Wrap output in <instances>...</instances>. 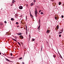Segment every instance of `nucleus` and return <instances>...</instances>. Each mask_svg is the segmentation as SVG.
Instances as JSON below:
<instances>
[{
	"label": "nucleus",
	"instance_id": "f257e3e1",
	"mask_svg": "<svg viewBox=\"0 0 64 64\" xmlns=\"http://www.w3.org/2000/svg\"><path fill=\"white\" fill-rule=\"evenodd\" d=\"M34 12L36 16V17H37V14L38 13H37V10L36 9V8L35 9Z\"/></svg>",
	"mask_w": 64,
	"mask_h": 64
},
{
	"label": "nucleus",
	"instance_id": "79ce46f5",
	"mask_svg": "<svg viewBox=\"0 0 64 64\" xmlns=\"http://www.w3.org/2000/svg\"><path fill=\"white\" fill-rule=\"evenodd\" d=\"M11 54H12V53H11Z\"/></svg>",
	"mask_w": 64,
	"mask_h": 64
},
{
	"label": "nucleus",
	"instance_id": "7ed1b4c3",
	"mask_svg": "<svg viewBox=\"0 0 64 64\" xmlns=\"http://www.w3.org/2000/svg\"><path fill=\"white\" fill-rule=\"evenodd\" d=\"M17 34L18 35H20L22 34V33H17Z\"/></svg>",
	"mask_w": 64,
	"mask_h": 64
},
{
	"label": "nucleus",
	"instance_id": "dca6fc26",
	"mask_svg": "<svg viewBox=\"0 0 64 64\" xmlns=\"http://www.w3.org/2000/svg\"><path fill=\"white\" fill-rule=\"evenodd\" d=\"M62 33V32H59V34H60V33Z\"/></svg>",
	"mask_w": 64,
	"mask_h": 64
},
{
	"label": "nucleus",
	"instance_id": "f704fd0d",
	"mask_svg": "<svg viewBox=\"0 0 64 64\" xmlns=\"http://www.w3.org/2000/svg\"><path fill=\"white\" fill-rule=\"evenodd\" d=\"M26 29H27V26H26Z\"/></svg>",
	"mask_w": 64,
	"mask_h": 64
},
{
	"label": "nucleus",
	"instance_id": "a19ab883",
	"mask_svg": "<svg viewBox=\"0 0 64 64\" xmlns=\"http://www.w3.org/2000/svg\"><path fill=\"white\" fill-rule=\"evenodd\" d=\"M30 13H31V12H30Z\"/></svg>",
	"mask_w": 64,
	"mask_h": 64
},
{
	"label": "nucleus",
	"instance_id": "f03ea898",
	"mask_svg": "<svg viewBox=\"0 0 64 64\" xmlns=\"http://www.w3.org/2000/svg\"><path fill=\"white\" fill-rule=\"evenodd\" d=\"M19 8L20 9H23V7L22 6H19Z\"/></svg>",
	"mask_w": 64,
	"mask_h": 64
},
{
	"label": "nucleus",
	"instance_id": "9d476101",
	"mask_svg": "<svg viewBox=\"0 0 64 64\" xmlns=\"http://www.w3.org/2000/svg\"><path fill=\"white\" fill-rule=\"evenodd\" d=\"M13 40H14V41H16V42H17V41L15 40V39H12Z\"/></svg>",
	"mask_w": 64,
	"mask_h": 64
},
{
	"label": "nucleus",
	"instance_id": "5701e85b",
	"mask_svg": "<svg viewBox=\"0 0 64 64\" xmlns=\"http://www.w3.org/2000/svg\"><path fill=\"white\" fill-rule=\"evenodd\" d=\"M63 30L62 29V30H61V32H63Z\"/></svg>",
	"mask_w": 64,
	"mask_h": 64
},
{
	"label": "nucleus",
	"instance_id": "1a4fd4ad",
	"mask_svg": "<svg viewBox=\"0 0 64 64\" xmlns=\"http://www.w3.org/2000/svg\"><path fill=\"white\" fill-rule=\"evenodd\" d=\"M40 25L38 27V29H40Z\"/></svg>",
	"mask_w": 64,
	"mask_h": 64
},
{
	"label": "nucleus",
	"instance_id": "f8f14e48",
	"mask_svg": "<svg viewBox=\"0 0 64 64\" xmlns=\"http://www.w3.org/2000/svg\"><path fill=\"white\" fill-rule=\"evenodd\" d=\"M22 59V58L21 57L19 59V60H21V59Z\"/></svg>",
	"mask_w": 64,
	"mask_h": 64
},
{
	"label": "nucleus",
	"instance_id": "2f4dec72",
	"mask_svg": "<svg viewBox=\"0 0 64 64\" xmlns=\"http://www.w3.org/2000/svg\"><path fill=\"white\" fill-rule=\"evenodd\" d=\"M38 22H40V20H39Z\"/></svg>",
	"mask_w": 64,
	"mask_h": 64
},
{
	"label": "nucleus",
	"instance_id": "412c9836",
	"mask_svg": "<svg viewBox=\"0 0 64 64\" xmlns=\"http://www.w3.org/2000/svg\"><path fill=\"white\" fill-rule=\"evenodd\" d=\"M16 24H18V22H16Z\"/></svg>",
	"mask_w": 64,
	"mask_h": 64
},
{
	"label": "nucleus",
	"instance_id": "c85d7f7f",
	"mask_svg": "<svg viewBox=\"0 0 64 64\" xmlns=\"http://www.w3.org/2000/svg\"><path fill=\"white\" fill-rule=\"evenodd\" d=\"M61 35H59V36L60 37H61Z\"/></svg>",
	"mask_w": 64,
	"mask_h": 64
},
{
	"label": "nucleus",
	"instance_id": "ddd939ff",
	"mask_svg": "<svg viewBox=\"0 0 64 64\" xmlns=\"http://www.w3.org/2000/svg\"><path fill=\"white\" fill-rule=\"evenodd\" d=\"M15 2V0H13V1L12 2V3H14V2Z\"/></svg>",
	"mask_w": 64,
	"mask_h": 64
},
{
	"label": "nucleus",
	"instance_id": "4c0bfd02",
	"mask_svg": "<svg viewBox=\"0 0 64 64\" xmlns=\"http://www.w3.org/2000/svg\"><path fill=\"white\" fill-rule=\"evenodd\" d=\"M1 25H3V24H1Z\"/></svg>",
	"mask_w": 64,
	"mask_h": 64
},
{
	"label": "nucleus",
	"instance_id": "a211bd4d",
	"mask_svg": "<svg viewBox=\"0 0 64 64\" xmlns=\"http://www.w3.org/2000/svg\"><path fill=\"white\" fill-rule=\"evenodd\" d=\"M60 57L61 58H62V56H61V55H60Z\"/></svg>",
	"mask_w": 64,
	"mask_h": 64
},
{
	"label": "nucleus",
	"instance_id": "393cba45",
	"mask_svg": "<svg viewBox=\"0 0 64 64\" xmlns=\"http://www.w3.org/2000/svg\"><path fill=\"white\" fill-rule=\"evenodd\" d=\"M34 2L35 3V2H36L35 0H34Z\"/></svg>",
	"mask_w": 64,
	"mask_h": 64
},
{
	"label": "nucleus",
	"instance_id": "cd10ccee",
	"mask_svg": "<svg viewBox=\"0 0 64 64\" xmlns=\"http://www.w3.org/2000/svg\"><path fill=\"white\" fill-rule=\"evenodd\" d=\"M4 23H7V22H6V21H4Z\"/></svg>",
	"mask_w": 64,
	"mask_h": 64
},
{
	"label": "nucleus",
	"instance_id": "ea45409f",
	"mask_svg": "<svg viewBox=\"0 0 64 64\" xmlns=\"http://www.w3.org/2000/svg\"><path fill=\"white\" fill-rule=\"evenodd\" d=\"M6 33H7V32H6Z\"/></svg>",
	"mask_w": 64,
	"mask_h": 64
},
{
	"label": "nucleus",
	"instance_id": "a878e982",
	"mask_svg": "<svg viewBox=\"0 0 64 64\" xmlns=\"http://www.w3.org/2000/svg\"><path fill=\"white\" fill-rule=\"evenodd\" d=\"M40 14H43V12H41L40 13Z\"/></svg>",
	"mask_w": 64,
	"mask_h": 64
},
{
	"label": "nucleus",
	"instance_id": "c756f323",
	"mask_svg": "<svg viewBox=\"0 0 64 64\" xmlns=\"http://www.w3.org/2000/svg\"><path fill=\"white\" fill-rule=\"evenodd\" d=\"M54 58H55V57H56V56H54Z\"/></svg>",
	"mask_w": 64,
	"mask_h": 64
},
{
	"label": "nucleus",
	"instance_id": "423d86ee",
	"mask_svg": "<svg viewBox=\"0 0 64 64\" xmlns=\"http://www.w3.org/2000/svg\"><path fill=\"white\" fill-rule=\"evenodd\" d=\"M56 28L58 29H59V26H57Z\"/></svg>",
	"mask_w": 64,
	"mask_h": 64
},
{
	"label": "nucleus",
	"instance_id": "b1692460",
	"mask_svg": "<svg viewBox=\"0 0 64 64\" xmlns=\"http://www.w3.org/2000/svg\"><path fill=\"white\" fill-rule=\"evenodd\" d=\"M64 17V16H62V18H63Z\"/></svg>",
	"mask_w": 64,
	"mask_h": 64
},
{
	"label": "nucleus",
	"instance_id": "aec40b11",
	"mask_svg": "<svg viewBox=\"0 0 64 64\" xmlns=\"http://www.w3.org/2000/svg\"><path fill=\"white\" fill-rule=\"evenodd\" d=\"M37 30H38V31H39V30H40V28H37Z\"/></svg>",
	"mask_w": 64,
	"mask_h": 64
},
{
	"label": "nucleus",
	"instance_id": "bb28decb",
	"mask_svg": "<svg viewBox=\"0 0 64 64\" xmlns=\"http://www.w3.org/2000/svg\"><path fill=\"white\" fill-rule=\"evenodd\" d=\"M30 16H32V14H31L30 13Z\"/></svg>",
	"mask_w": 64,
	"mask_h": 64
},
{
	"label": "nucleus",
	"instance_id": "4468645a",
	"mask_svg": "<svg viewBox=\"0 0 64 64\" xmlns=\"http://www.w3.org/2000/svg\"><path fill=\"white\" fill-rule=\"evenodd\" d=\"M35 40L34 38L32 39V40L33 41H35Z\"/></svg>",
	"mask_w": 64,
	"mask_h": 64
},
{
	"label": "nucleus",
	"instance_id": "20e7f679",
	"mask_svg": "<svg viewBox=\"0 0 64 64\" xmlns=\"http://www.w3.org/2000/svg\"><path fill=\"white\" fill-rule=\"evenodd\" d=\"M20 37L21 39H23V36L22 35H21L20 36Z\"/></svg>",
	"mask_w": 64,
	"mask_h": 64
},
{
	"label": "nucleus",
	"instance_id": "f3484780",
	"mask_svg": "<svg viewBox=\"0 0 64 64\" xmlns=\"http://www.w3.org/2000/svg\"><path fill=\"white\" fill-rule=\"evenodd\" d=\"M61 2H59V5H61Z\"/></svg>",
	"mask_w": 64,
	"mask_h": 64
},
{
	"label": "nucleus",
	"instance_id": "e433bc0d",
	"mask_svg": "<svg viewBox=\"0 0 64 64\" xmlns=\"http://www.w3.org/2000/svg\"><path fill=\"white\" fill-rule=\"evenodd\" d=\"M11 56H12V54H11Z\"/></svg>",
	"mask_w": 64,
	"mask_h": 64
},
{
	"label": "nucleus",
	"instance_id": "6ab92c4d",
	"mask_svg": "<svg viewBox=\"0 0 64 64\" xmlns=\"http://www.w3.org/2000/svg\"><path fill=\"white\" fill-rule=\"evenodd\" d=\"M55 19L56 20H57V18L56 17H55Z\"/></svg>",
	"mask_w": 64,
	"mask_h": 64
},
{
	"label": "nucleus",
	"instance_id": "39448f33",
	"mask_svg": "<svg viewBox=\"0 0 64 64\" xmlns=\"http://www.w3.org/2000/svg\"><path fill=\"white\" fill-rule=\"evenodd\" d=\"M11 20L12 21H14V19L13 18H11Z\"/></svg>",
	"mask_w": 64,
	"mask_h": 64
},
{
	"label": "nucleus",
	"instance_id": "473e14b6",
	"mask_svg": "<svg viewBox=\"0 0 64 64\" xmlns=\"http://www.w3.org/2000/svg\"><path fill=\"white\" fill-rule=\"evenodd\" d=\"M22 64H24V63L23 62H22Z\"/></svg>",
	"mask_w": 64,
	"mask_h": 64
},
{
	"label": "nucleus",
	"instance_id": "58836bf2",
	"mask_svg": "<svg viewBox=\"0 0 64 64\" xmlns=\"http://www.w3.org/2000/svg\"><path fill=\"white\" fill-rule=\"evenodd\" d=\"M39 12H41V11L40 10Z\"/></svg>",
	"mask_w": 64,
	"mask_h": 64
},
{
	"label": "nucleus",
	"instance_id": "72a5a7b5",
	"mask_svg": "<svg viewBox=\"0 0 64 64\" xmlns=\"http://www.w3.org/2000/svg\"><path fill=\"white\" fill-rule=\"evenodd\" d=\"M52 1H54V0H52Z\"/></svg>",
	"mask_w": 64,
	"mask_h": 64
},
{
	"label": "nucleus",
	"instance_id": "4be33fe9",
	"mask_svg": "<svg viewBox=\"0 0 64 64\" xmlns=\"http://www.w3.org/2000/svg\"><path fill=\"white\" fill-rule=\"evenodd\" d=\"M31 18H33V16H31Z\"/></svg>",
	"mask_w": 64,
	"mask_h": 64
},
{
	"label": "nucleus",
	"instance_id": "0eeeda50",
	"mask_svg": "<svg viewBox=\"0 0 64 64\" xmlns=\"http://www.w3.org/2000/svg\"><path fill=\"white\" fill-rule=\"evenodd\" d=\"M34 4H33V3H32V4H30V5L31 6H33V5Z\"/></svg>",
	"mask_w": 64,
	"mask_h": 64
},
{
	"label": "nucleus",
	"instance_id": "2eb2a0df",
	"mask_svg": "<svg viewBox=\"0 0 64 64\" xmlns=\"http://www.w3.org/2000/svg\"><path fill=\"white\" fill-rule=\"evenodd\" d=\"M18 43L19 45H20V46L21 45L20 44V43H19V42H18Z\"/></svg>",
	"mask_w": 64,
	"mask_h": 64
},
{
	"label": "nucleus",
	"instance_id": "9b49d317",
	"mask_svg": "<svg viewBox=\"0 0 64 64\" xmlns=\"http://www.w3.org/2000/svg\"><path fill=\"white\" fill-rule=\"evenodd\" d=\"M6 61H8V62H9V61H10V60H9L7 59V58H6Z\"/></svg>",
	"mask_w": 64,
	"mask_h": 64
},
{
	"label": "nucleus",
	"instance_id": "7c9ffc66",
	"mask_svg": "<svg viewBox=\"0 0 64 64\" xmlns=\"http://www.w3.org/2000/svg\"><path fill=\"white\" fill-rule=\"evenodd\" d=\"M62 5H63V6H64V4H63Z\"/></svg>",
	"mask_w": 64,
	"mask_h": 64
},
{
	"label": "nucleus",
	"instance_id": "6e6552de",
	"mask_svg": "<svg viewBox=\"0 0 64 64\" xmlns=\"http://www.w3.org/2000/svg\"><path fill=\"white\" fill-rule=\"evenodd\" d=\"M46 32L47 33H49L50 32V31L49 30H47Z\"/></svg>",
	"mask_w": 64,
	"mask_h": 64
},
{
	"label": "nucleus",
	"instance_id": "c9c22d12",
	"mask_svg": "<svg viewBox=\"0 0 64 64\" xmlns=\"http://www.w3.org/2000/svg\"><path fill=\"white\" fill-rule=\"evenodd\" d=\"M1 52H0V55H1Z\"/></svg>",
	"mask_w": 64,
	"mask_h": 64
}]
</instances>
